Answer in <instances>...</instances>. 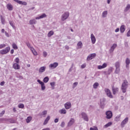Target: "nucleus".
Listing matches in <instances>:
<instances>
[{
  "label": "nucleus",
  "instance_id": "603ef678",
  "mask_svg": "<svg viewBox=\"0 0 130 130\" xmlns=\"http://www.w3.org/2000/svg\"><path fill=\"white\" fill-rule=\"evenodd\" d=\"M15 62H16V63H19V62L20 61V59H19V58L17 57L15 59Z\"/></svg>",
  "mask_w": 130,
  "mask_h": 130
},
{
  "label": "nucleus",
  "instance_id": "37998d69",
  "mask_svg": "<svg viewBox=\"0 0 130 130\" xmlns=\"http://www.w3.org/2000/svg\"><path fill=\"white\" fill-rule=\"evenodd\" d=\"M125 63L127 65L129 64V63H130V60L128 58H126V60H125Z\"/></svg>",
  "mask_w": 130,
  "mask_h": 130
},
{
  "label": "nucleus",
  "instance_id": "49530a36",
  "mask_svg": "<svg viewBox=\"0 0 130 130\" xmlns=\"http://www.w3.org/2000/svg\"><path fill=\"white\" fill-rule=\"evenodd\" d=\"M120 118V116H116L115 118V121H119Z\"/></svg>",
  "mask_w": 130,
  "mask_h": 130
},
{
  "label": "nucleus",
  "instance_id": "0e129e2a",
  "mask_svg": "<svg viewBox=\"0 0 130 130\" xmlns=\"http://www.w3.org/2000/svg\"><path fill=\"white\" fill-rule=\"evenodd\" d=\"M21 5H23V6H27V3L22 2V4Z\"/></svg>",
  "mask_w": 130,
  "mask_h": 130
},
{
  "label": "nucleus",
  "instance_id": "ddd939ff",
  "mask_svg": "<svg viewBox=\"0 0 130 130\" xmlns=\"http://www.w3.org/2000/svg\"><path fill=\"white\" fill-rule=\"evenodd\" d=\"M95 56H96L95 53L90 54V55H89L87 56V60H91V59H93V58H94V57H95Z\"/></svg>",
  "mask_w": 130,
  "mask_h": 130
},
{
  "label": "nucleus",
  "instance_id": "5701e85b",
  "mask_svg": "<svg viewBox=\"0 0 130 130\" xmlns=\"http://www.w3.org/2000/svg\"><path fill=\"white\" fill-rule=\"evenodd\" d=\"M77 49H81V48H82V46H83V43H82V42L79 41L78 43H77Z\"/></svg>",
  "mask_w": 130,
  "mask_h": 130
},
{
  "label": "nucleus",
  "instance_id": "338daca9",
  "mask_svg": "<svg viewBox=\"0 0 130 130\" xmlns=\"http://www.w3.org/2000/svg\"><path fill=\"white\" fill-rule=\"evenodd\" d=\"M124 44L126 47H127L128 46V44H127V42H125Z\"/></svg>",
  "mask_w": 130,
  "mask_h": 130
},
{
  "label": "nucleus",
  "instance_id": "2eb2a0df",
  "mask_svg": "<svg viewBox=\"0 0 130 130\" xmlns=\"http://www.w3.org/2000/svg\"><path fill=\"white\" fill-rule=\"evenodd\" d=\"M90 38H91V40L92 44H95L96 42V38H95V36H94V34H91Z\"/></svg>",
  "mask_w": 130,
  "mask_h": 130
},
{
  "label": "nucleus",
  "instance_id": "3c124183",
  "mask_svg": "<svg viewBox=\"0 0 130 130\" xmlns=\"http://www.w3.org/2000/svg\"><path fill=\"white\" fill-rule=\"evenodd\" d=\"M6 111L5 110H3L1 113H0V117H2L4 114H5Z\"/></svg>",
  "mask_w": 130,
  "mask_h": 130
},
{
  "label": "nucleus",
  "instance_id": "ea45409f",
  "mask_svg": "<svg viewBox=\"0 0 130 130\" xmlns=\"http://www.w3.org/2000/svg\"><path fill=\"white\" fill-rule=\"evenodd\" d=\"M120 72V68H116L115 70V74H119V72Z\"/></svg>",
  "mask_w": 130,
  "mask_h": 130
},
{
  "label": "nucleus",
  "instance_id": "473e14b6",
  "mask_svg": "<svg viewBox=\"0 0 130 130\" xmlns=\"http://www.w3.org/2000/svg\"><path fill=\"white\" fill-rule=\"evenodd\" d=\"M31 120H32V117L31 116H28L26 119V121L27 123H29V122H30V121H31Z\"/></svg>",
  "mask_w": 130,
  "mask_h": 130
},
{
  "label": "nucleus",
  "instance_id": "dca6fc26",
  "mask_svg": "<svg viewBox=\"0 0 130 130\" xmlns=\"http://www.w3.org/2000/svg\"><path fill=\"white\" fill-rule=\"evenodd\" d=\"M2 120H4L5 121H7L8 122H10V123H15V120L12 119H8V118H2Z\"/></svg>",
  "mask_w": 130,
  "mask_h": 130
},
{
  "label": "nucleus",
  "instance_id": "39448f33",
  "mask_svg": "<svg viewBox=\"0 0 130 130\" xmlns=\"http://www.w3.org/2000/svg\"><path fill=\"white\" fill-rule=\"evenodd\" d=\"M37 82L38 83L40 84L41 86V90H42V91H44V90H45L46 87H45V84H44V82L41 81V80L39 79L37 80Z\"/></svg>",
  "mask_w": 130,
  "mask_h": 130
},
{
  "label": "nucleus",
  "instance_id": "f704fd0d",
  "mask_svg": "<svg viewBox=\"0 0 130 130\" xmlns=\"http://www.w3.org/2000/svg\"><path fill=\"white\" fill-rule=\"evenodd\" d=\"M98 86H99V83L98 82L94 83L93 85V89H96L98 87Z\"/></svg>",
  "mask_w": 130,
  "mask_h": 130
},
{
  "label": "nucleus",
  "instance_id": "cd10ccee",
  "mask_svg": "<svg viewBox=\"0 0 130 130\" xmlns=\"http://www.w3.org/2000/svg\"><path fill=\"white\" fill-rule=\"evenodd\" d=\"M7 7L9 11H13V5L11 4H7Z\"/></svg>",
  "mask_w": 130,
  "mask_h": 130
},
{
  "label": "nucleus",
  "instance_id": "aec40b11",
  "mask_svg": "<svg viewBox=\"0 0 130 130\" xmlns=\"http://www.w3.org/2000/svg\"><path fill=\"white\" fill-rule=\"evenodd\" d=\"M0 18L1 20L2 24L5 25V24H6V18H5V16H3V15H1Z\"/></svg>",
  "mask_w": 130,
  "mask_h": 130
},
{
  "label": "nucleus",
  "instance_id": "4c0bfd02",
  "mask_svg": "<svg viewBox=\"0 0 130 130\" xmlns=\"http://www.w3.org/2000/svg\"><path fill=\"white\" fill-rule=\"evenodd\" d=\"M129 9H130V5L127 4L126 7H125V9L124 10V12H125L126 13V12H127L128 11V10H129Z\"/></svg>",
  "mask_w": 130,
  "mask_h": 130
},
{
  "label": "nucleus",
  "instance_id": "1a4fd4ad",
  "mask_svg": "<svg viewBox=\"0 0 130 130\" xmlns=\"http://www.w3.org/2000/svg\"><path fill=\"white\" fill-rule=\"evenodd\" d=\"M128 122V117H126L121 122V126L122 127H124V125Z\"/></svg>",
  "mask_w": 130,
  "mask_h": 130
},
{
  "label": "nucleus",
  "instance_id": "423d86ee",
  "mask_svg": "<svg viewBox=\"0 0 130 130\" xmlns=\"http://www.w3.org/2000/svg\"><path fill=\"white\" fill-rule=\"evenodd\" d=\"M81 116H82V118L85 121H89V118H88V115L87 114L84 112L81 113Z\"/></svg>",
  "mask_w": 130,
  "mask_h": 130
},
{
  "label": "nucleus",
  "instance_id": "20e7f679",
  "mask_svg": "<svg viewBox=\"0 0 130 130\" xmlns=\"http://www.w3.org/2000/svg\"><path fill=\"white\" fill-rule=\"evenodd\" d=\"M10 49H11V48H10V47H7L5 49L2 50L0 51V53L1 54H7L8 52H9Z\"/></svg>",
  "mask_w": 130,
  "mask_h": 130
},
{
  "label": "nucleus",
  "instance_id": "e433bc0d",
  "mask_svg": "<svg viewBox=\"0 0 130 130\" xmlns=\"http://www.w3.org/2000/svg\"><path fill=\"white\" fill-rule=\"evenodd\" d=\"M49 81V78L48 77H46L43 79L44 83H48Z\"/></svg>",
  "mask_w": 130,
  "mask_h": 130
},
{
  "label": "nucleus",
  "instance_id": "0eeeda50",
  "mask_svg": "<svg viewBox=\"0 0 130 130\" xmlns=\"http://www.w3.org/2000/svg\"><path fill=\"white\" fill-rule=\"evenodd\" d=\"M106 118L110 119L112 117V112L111 111H108L106 112Z\"/></svg>",
  "mask_w": 130,
  "mask_h": 130
},
{
  "label": "nucleus",
  "instance_id": "774afa93",
  "mask_svg": "<svg viewBox=\"0 0 130 130\" xmlns=\"http://www.w3.org/2000/svg\"><path fill=\"white\" fill-rule=\"evenodd\" d=\"M10 53H11V54H13V53H14V49H12L10 51Z\"/></svg>",
  "mask_w": 130,
  "mask_h": 130
},
{
  "label": "nucleus",
  "instance_id": "bb28decb",
  "mask_svg": "<svg viewBox=\"0 0 130 130\" xmlns=\"http://www.w3.org/2000/svg\"><path fill=\"white\" fill-rule=\"evenodd\" d=\"M49 119H50V116H48L44 122V123H43L44 125L47 124V123H48V121H49Z\"/></svg>",
  "mask_w": 130,
  "mask_h": 130
},
{
  "label": "nucleus",
  "instance_id": "c9c22d12",
  "mask_svg": "<svg viewBox=\"0 0 130 130\" xmlns=\"http://www.w3.org/2000/svg\"><path fill=\"white\" fill-rule=\"evenodd\" d=\"M106 16H107V11H105L102 13L103 18H106Z\"/></svg>",
  "mask_w": 130,
  "mask_h": 130
},
{
  "label": "nucleus",
  "instance_id": "bf43d9fd",
  "mask_svg": "<svg viewBox=\"0 0 130 130\" xmlns=\"http://www.w3.org/2000/svg\"><path fill=\"white\" fill-rule=\"evenodd\" d=\"M58 118H56V119H55V120H54V122H55V123H57V122H58Z\"/></svg>",
  "mask_w": 130,
  "mask_h": 130
},
{
  "label": "nucleus",
  "instance_id": "6e6d98bb",
  "mask_svg": "<svg viewBox=\"0 0 130 130\" xmlns=\"http://www.w3.org/2000/svg\"><path fill=\"white\" fill-rule=\"evenodd\" d=\"M5 34L7 37H10V35H9V33H8V32L5 31Z\"/></svg>",
  "mask_w": 130,
  "mask_h": 130
},
{
  "label": "nucleus",
  "instance_id": "9d476101",
  "mask_svg": "<svg viewBox=\"0 0 130 130\" xmlns=\"http://www.w3.org/2000/svg\"><path fill=\"white\" fill-rule=\"evenodd\" d=\"M116 47H117V44H113L109 50L110 53H112V52L114 51V50L115 49V48H116Z\"/></svg>",
  "mask_w": 130,
  "mask_h": 130
},
{
  "label": "nucleus",
  "instance_id": "c756f323",
  "mask_svg": "<svg viewBox=\"0 0 130 130\" xmlns=\"http://www.w3.org/2000/svg\"><path fill=\"white\" fill-rule=\"evenodd\" d=\"M30 25H35L36 24V20L35 19H32L29 21Z\"/></svg>",
  "mask_w": 130,
  "mask_h": 130
},
{
  "label": "nucleus",
  "instance_id": "4be33fe9",
  "mask_svg": "<svg viewBox=\"0 0 130 130\" xmlns=\"http://www.w3.org/2000/svg\"><path fill=\"white\" fill-rule=\"evenodd\" d=\"M13 68H14L15 70H20V65L18 64V63H15L13 65Z\"/></svg>",
  "mask_w": 130,
  "mask_h": 130
},
{
  "label": "nucleus",
  "instance_id": "2f4dec72",
  "mask_svg": "<svg viewBox=\"0 0 130 130\" xmlns=\"http://www.w3.org/2000/svg\"><path fill=\"white\" fill-rule=\"evenodd\" d=\"M115 67L116 68H120V62L117 61L115 63Z\"/></svg>",
  "mask_w": 130,
  "mask_h": 130
},
{
  "label": "nucleus",
  "instance_id": "f03ea898",
  "mask_svg": "<svg viewBox=\"0 0 130 130\" xmlns=\"http://www.w3.org/2000/svg\"><path fill=\"white\" fill-rule=\"evenodd\" d=\"M69 17H70V13L69 12H66L61 15V21H66Z\"/></svg>",
  "mask_w": 130,
  "mask_h": 130
},
{
  "label": "nucleus",
  "instance_id": "09e8293b",
  "mask_svg": "<svg viewBox=\"0 0 130 130\" xmlns=\"http://www.w3.org/2000/svg\"><path fill=\"white\" fill-rule=\"evenodd\" d=\"M18 107L19 108H22V109H23V108H24V104H19V105H18Z\"/></svg>",
  "mask_w": 130,
  "mask_h": 130
},
{
  "label": "nucleus",
  "instance_id": "b1692460",
  "mask_svg": "<svg viewBox=\"0 0 130 130\" xmlns=\"http://www.w3.org/2000/svg\"><path fill=\"white\" fill-rule=\"evenodd\" d=\"M47 114V111L45 110L42 112L41 113H40L39 114V116H41V117H42L43 115H46Z\"/></svg>",
  "mask_w": 130,
  "mask_h": 130
},
{
  "label": "nucleus",
  "instance_id": "864d4df0",
  "mask_svg": "<svg viewBox=\"0 0 130 130\" xmlns=\"http://www.w3.org/2000/svg\"><path fill=\"white\" fill-rule=\"evenodd\" d=\"M43 56L44 57H46V56H47V52H46V51L43 52Z\"/></svg>",
  "mask_w": 130,
  "mask_h": 130
},
{
  "label": "nucleus",
  "instance_id": "c03bdc74",
  "mask_svg": "<svg viewBox=\"0 0 130 130\" xmlns=\"http://www.w3.org/2000/svg\"><path fill=\"white\" fill-rule=\"evenodd\" d=\"M9 24H10V25L13 28V29H15V28H16V27L15 26V25H14V23H13V22L10 21H9Z\"/></svg>",
  "mask_w": 130,
  "mask_h": 130
},
{
  "label": "nucleus",
  "instance_id": "c85d7f7f",
  "mask_svg": "<svg viewBox=\"0 0 130 130\" xmlns=\"http://www.w3.org/2000/svg\"><path fill=\"white\" fill-rule=\"evenodd\" d=\"M30 50L32 52L33 54L35 55H37V52L35 50V49H34L33 47L30 48Z\"/></svg>",
  "mask_w": 130,
  "mask_h": 130
},
{
  "label": "nucleus",
  "instance_id": "6ab92c4d",
  "mask_svg": "<svg viewBox=\"0 0 130 130\" xmlns=\"http://www.w3.org/2000/svg\"><path fill=\"white\" fill-rule=\"evenodd\" d=\"M45 70H46V67H41L39 70V73L40 74H42V73H44V72H45Z\"/></svg>",
  "mask_w": 130,
  "mask_h": 130
},
{
  "label": "nucleus",
  "instance_id": "79ce46f5",
  "mask_svg": "<svg viewBox=\"0 0 130 130\" xmlns=\"http://www.w3.org/2000/svg\"><path fill=\"white\" fill-rule=\"evenodd\" d=\"M50 84L51 85V87H52V89H54V86H55V82H51L50 83Z\"/></svg>",
  "mask_w": 130,
  "mask_h": 130
},
{
  "label": "nucleus",
  "instance_id": "a19ab883",
  "mask_svg": "<svg viewBox=\"0 0 130 130\" xmlns=\"http://www.w3.org/2000/svg\"><path fill=\"white\" fill-rule=\"evenodd\" d=\"M105 106V104H104V102L101 101V108L102 109H104Z\"/></svg>",
  "mask_w": 130,
  "mask_h": 130
},
{
  "label": "nucleus",
  "instance_id": "69168bd1",
  "mask_svg": "<svg viewBox=\"0 0 130 130\" xmlns=\"http://www.w3.org/2000/svg\"><path fill=\"white\" fill-rule=\"evenodd\" d=\"M115 31L116 32H119V28H117L115 29Z\"/></svg>",
  "mask_w": 130,
  "mask_h": 130
},
{
  "label": "nucleus",
  "instance_id": "de8ad7c7",
  "mask_svg": "<svg viewBox=\"0 0 130 130\" xmlns=\"http://www.w3.org/2000/svg\"><path fill=\"white\" fill-rule=\"evenodd\" d=\"M6 47V44H2L0 45V49H2L3 48H5Z\"/></svg>",
  "mask_w": 130,
  "mask_h": 130
},
{
  "label": "nucleus",
  "instance_id": "412c9836",
  "mask_svg": "<svg viewBox=\"0 0 130 130\" xmlns=\"http://www.w3.org/2000/svg\"><path fill=\"white\" fill-rule=\"evenodd\" d=\"M107 67V64L106 63H104L102 66H99L98 69L99 70H102V69H105Z\"/></svg>",
  "mask_w": 130,
  "mask_h": 130
},
{
  "label": "nucleus",
  "instance_id": "052dcab7",
  "mask_svg": "<svg viewBox=\"0 0 130 130\" xmlns=\"http://www.w3.org/2000/svg\"><path fill=\"white\" fill-rule=\"evenodd\" d=\"M1 86H4L5 85V81H2L0 83Z\"/></svg>",
  "mask_w": 130,
  "mask_h": 130
},
{
  "label": "nucleus",
  "instance_id": "4468645a",
  "mask_svg": "<svg viewBox=\"0 0 130 130\" xmlns=\"http://www.w3.org/2000/svg\"><path fill=\"white\" fill-rule=\"evenodd\" d=\"M112 90L113 95H115V94L118 92V88L114 87V85L112 86Z\"/></svg>",
  "mask_w": 130,
  "mask_h": 130
},
{
  "label": "nucleus",
  "instance_id": "13d9d810",
  "mask_svg": "<svg viewBox=\"0 0 130 130\" xmlns=\"http://www.w3.org/2000/svg\"><path fill=\"white\" fill-rule=\"evenodd\" d=\"M86 68V64H83L81 65V69H85Z\"/></svg>",
  "mask_w": 130,
  "mask_h": 130
},
{
  "label": "nucleus",
  "instance_id": "a878e982",
  "mask_svg": "<svg viewBox=\"0 0 130 130\" xmlns=\"http://www.w3.org/2000/svg\"><path fill=\"white\" fill-rule=\"evenodd\" d=\"M120 31L121 33H123L125 31V26L124 25H122L121 26L120 28Z\"/></svg>",
  "mask_w": 130,
  "mask_h": 130
},
{
  "label": "nucleus",
  "instance_id": "a211bd4d",
  "mask_svg": "<svg viewBox=\"0 0 130 130\" xmlns=\"http://www.w3.org/2000/svg\"><path fill=\"white\" fill-rule=\"evenodd\" d=\"M47 17V15H46V14L43 13L42 15H40V16H38L36 17V20H39L40 19H43V18H46Z\"/></svg>",
  "mask_w": 130,
  "mask_h": 130
},
{
  "label": "nucleus",
  "instance_id": "6e6552de",
  "mask_svg": "<svg viewBox=\"0 0 130 130\" xmlns=\"http://www.w3.org/2000/svg\"><path fill=\"white\" fill-rule=\"evenodd\" d=\"M57 67H58V63L56 62H55L52 64H50L49 66V69H51L52 70H53V69H55V68H57Z\"/></svg>",
  "mask_w": 130,
  "mask_h": 130
},
{
  "label": "nucleus",
  "instance_id": "393cba45",
  "mask_svg": "<svg viewBox=\"0 0 130 130\" xmlns=\"http://www.w3.org/2000/svg\"><path fill=\"white\" fill-rule=\"evenodd\" d=\"M59 112L60 114H67V110L64 108L60 110Z\"/></svg>",
  "mask_w": 130,
  "mask_h": 130
},
{
  "label": "nucleus",
  "instance_id": "4d7b16f0",
  "mask_svg": "<svg viewBox=\"0 0 130 130\" xmlns=\"http://www.w3.org/2000/svg\"><path fill=\"white\" fill-rule=\"evenodd\" d=\"M90 130H98V128H97V127H94V128L90 127Z\"/></svg>",
  "mask_w": 130,
  "mask_h": 130
},
{
  "label": "nucleus",
  "instance_id": "58836bf2",
  "mask_svg": "<svg viewBox=\"0 0 130 130\" xmlns=\"http://www.w3.org/2000/svg\"><path fill=\"white\" fill-rule=\"evenodd\" d=\"M12 47L14 49L17 50L18 49V46H17V45L16 44V43H13L12 44Z\"/></svg>",
  "mask_w": 130,
  "mask_h": 130
},
{
  "label": "nucleus",
  "instance_id": "9b49d317",
  "mask_svg": "<svg viewBox=\"0 0 130 130\" xmlns=\"http://www.w3.org/2000/svg\"><path fill=\"white\" fill-rule=\"evenodd\" d=\"M75 119L71 118L70 120H69L68 123V127H70V126H72L74 123H75Z\"/></svg>",
  "mask_w": 130,
  "mask_h": 130
},
{
  "label": "nucleus",
  "instance_id": "f257e3e1",
  "mask_svg": "<svg viewBox=\"0 0 130 130\" xmlns=\"http://www.w3.org/2000/svg\"><path fill=\"white\" fill-rule=\"evenodd\" d=\"M128 86V84L127 81L124 80L121 86V90L123 93H125V92H126V89H127Z\"/></svg>",
  "mask_w": 130,
  "mask_h": 130
},
{
  "label": "nucleus",
  "instance_id": "a18cd8bd",
  "mask_svg": "<svg viewBox=\"0 0 130 130\" xmlns=\"http://www.w3.org/2000/svg\"><path fill=\"white\" fill-rule=\"evenodd\" d=\"M16 3H17V4H19V5H22L23 4V2L19 0H14Z\"/></svg>",
  "mask_w": 130,
  "mask_h": 130
},
{
  "label": "nucleus",
  "instance_id": "7c9ffc66",
  "mask_svg": "<svg viewBox=\"0 0 130 130\" xmlns=\"http://www.w3.org/2000/svg\"><path fill=\"white\" fill-rule=\"evenodd\" d=\"M112 124V123L111 122H109L106 124H105L104 126V127H105V128H107V127H109V126H110Z\"/></svg>",
  "mask_w": 130,
  "mask_h": 130
},
{
  "label": "nucleus",
  "instance_id": "f8f14e48",
  "mask_svg": "<svg viewBox=\"0 0 130 130\" xmlns=\"http://www.w3.org/2000/svg\"><path fill=\"white\" fill-rule=\"evenodd\" d=\"M113 71V68L110 67L108 69V71H105L104 72V74L105 75H110V74H111Z\"/></svg>",
  "mask_w": 130,
  "mask_h": 130
},
{
  "label": "nucleus",
  "instance_id": "e2e57ef3",
  "mask_svg": "<svg viewBox=\"0 0 130 130\" xmlns=\"http://www.w3.org/2000/svg\"><path fill=\"white\" fill-rule=\"evenodd\" d=\"M26 45H27V46L31 48V45L30 44V43H26Z\"/></svg>",
  "mask_w": 130,
  "mask_h": 130
},
{
  "label": "nucleus",
  "instance_id": "680f3d73",
  "mask_svg": "<svg viewBox=\"0 0 130 130\" xmlns=\"http://www.w3.org/2000/svg\"><path fill=\"white\" fill-rule=\"evenodd\" d=\"M65 49H67V50H69L70 49V47H69V46H68V45H66L65 46Z\"/></svg>",
  "mask_w": 130,
  "mask_h": 130
},
{
  "label": "nucleus",
  "instance_id": "7ed1b4c3",
  "mask_svg": "<svg viewBox=\"0 0 130 130\" xmlns=\"http://www.w3.org/2000/svg\"><path fill=\"white\" fill-rule=\"evenodd\" d=\"M104 91L107 97H109V98H111V99L113 98L112 93H111V91H110V90L109 88H105Z\"/></svg>",
  "mask_w": 130,
  "mask_h": 130
},
{
  "label": "nucleus",
  "instance_id": "72a5a7b5",
  "mask_svg": "<svg viewBox=\"0 0 130 130\" xmlns=\"http://www.w3.org/2000/svg\"><path fill=\"white\" fill-rule=\"evenodd\" d=\"M54 34V32H53V30H51L48 34V37H51Z\"/></svg>",
  "mask_w": 130,
  "mask_h": 130
},
{
  "label": "nucleus",
  "instance_id": "5fc2aeb1",
  "mask_svg": "<svg viewBox=\"0 0 130 130\" xmlns=\"http://www.w3.org/2000/svg\"><path fill=\"white\" fill-rule=\"evenodd\" d=\"M66 124V123L62 121L60 124V126L62 127H63Z\"/></svg>",
  "mask_w": 130,
  "mask_h": 130
},
{
  "label": "nucleus",
  "instance_id": "f3484780",
  "mask_svg": "<svg viewBox=\"0 0 130 130\" xmlns=\"http://www.w3.org/2000/svg\"><path fill=\"white\" fill-rule=\"evenodd\" d=\"M64 107L66 109H70V108L72 107V103H71V102H67L64 104Z\"/></svg>",
  "mask_w": 130,
  "mask_h": 130
},
{
  "label": "nucleus",
  "instance_id": "8fccbe9b",
  "mask_svg": "<svg viewBox=\"0 0 130 130\" xmlns=\"http://www.w3.org/2000/svg\"><path fill=\"white\" fill-rule=\"evenodd\" d=\"M77 86H78V82L74 83L73 86V89H75V88H76V87H77Z\"/></svg>",
  "mask_w": 130,
  "mask_h": 130
}]
</instances>
